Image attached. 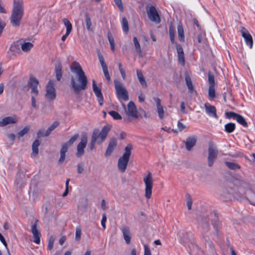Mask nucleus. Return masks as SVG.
I'll return each mask as SVG.
<instances>
[{"instance_id":"nucleus-17","label":"nucleus","mask_w":255,"mask_h":255,"mask_svg":"<svg viewBox=\"0 0 255 255\" xmlns=\"http://www.w3.org/2000/svg\"><path fill=\"white\" fill-rule=\"evenodd\" d=\"M31 232L34 238V242L37 244H39L40 243L41 234L37 228L36 223H35L32 226Z\"/></svg>"},{"instance_id":"nucleus-32","label":"nucleus","mask_w":255,"mask_h":255,"mask_svg":"<svg viewBox=\"0 0 255 255\" xmlns=\"http://www.w3.org/2000/svg\"><path fill=\"white\" fill-rule=\"evenodd\" d=\"M225 164L231 170H237L241 168L240 165L236 162L225 161Z\"/></svg>"},{"instance_id":"nucleus-58","label":"nucleus","mask_w":255,"mask_h":255,"mask_svg":"<svg viewBox=\"0 0 255 255\" xmlns=\"http://www.w3.org/2000/svg\"><path fill=\"white\" fill-rule=\"evenodd\" d=\"M144 255H151L150 250L147 245H144Z\"/></svg>"},{"instance_id":"nucleus-11","label":"nucleus","mask_w":255,"mask_h":255,"mask_svg":"<svg viewBox=\"0 0 255 255\" xmlns=\"http://www.w3.org/2000/svg\"><path fill=\"white\" fill-rule=\"evenodd\" d=\"M147 13L149 19L155 23L160 22L161 19L158 12L154 6H150L147 9Z\"/></svg>"},{"instance_id":"nucleus-60","label":"nucleus","mask_w":255,"mask_h":255,"mask_svg":"<svg viewBox=\"0 0 255 255\" xmlns=\"http://www.w3.org/2000/svg\"><path fill=\"white\" fill-rule=\"evenodd\" d=\"M106 221H107L106 216L105 215H103V217H102V221H101V225L104 229H105L106 228Z\"/></svg>"},{"instance_id":"nucleus-53","label":"nucleus","mask_w":255,"mask_h":255,"mask_svg":"<svg viewBox=\"0 0 255 255\" xmlns=\"http://www.w3.org/2000/svg\"><path fill=\"white\" fill-rule=\"evenodd\" d=\"M169 36L171 42L173 43L174 42V31L171 26L169 27Z\"/></svg>"},{"instance_id":"nucleus-4","label":"nucleus","mask_w":255,"mask_h":255,"mask_svg":"<svg viewBox=\"0 0 255 255\" xmlns=\"http://www.w3.org/2000/svg\"><path fill=\"white\" fill-rule=\"evenodd\" d=\"M123 107L127 116V117L124 118V121L125 122L129 123L131 121L132 119H137L138 118L136 107L132 101H130L128 103L127 108L126 107V105L124 104H123Z\"/></svg>"},{"instance_id":"nucleus-30","label":"nucleus","mask_w":255,"mask_h":255,"mask_svg":"<svg viewBox=\"0 0 255 255\" xmlns=\"http://www.w3.org/2000/svg\"><path fill=\"white\" fill-rule=\"evenodd\" d=\"M200 224L204 233H206L209 231V220L208 218L203 219L201 222Z\"/></svg>"},{"instance_id":"nucleus-9","label":"nucleus","mask_w":255,"mask_h":255,"mask_svg":"<svg viewBox=\"0 0 255 255\" xmlns=\"http://www.w3.org/2000/svg\"><path fill=\"white\" fill-rule=\"evenodd\" d=\"M143 181L145 185V196L149 199L151 196L153 186V179L150 172H148L147 176L143 178Z\"/></svg>"},{"instance_id":"nucleus-18","label":"nucleus","mask_w":255,"mask_h":255,"mask_svg":"<svg viewBox=\"0 0 255 255\" xmlns=\"http://www.w3.org/2000/svg\"><path fill=\"white\" fill-rule=\"evenodd\" d=\"M117 145V141L116 138H112L110 140L109 145L105 152V156H109L111 155L114 149Z\"/></svg>"},{"instance_id":"nucleus-27","label":"nucleus","mask_w":255,"mask_h":255,"mask_svg":"<svg viewBox=\"0 0 255 255\" xmlns=\"http://www.w3.org/2000/svg\"><path fill=\"white\" fill-rule=\"evenodd\" d=\"M179 237L180 238V241L182 244L186 245L188 243L189 239L187 233L184 231L180 232Z\"/></svg>"},{"instance_id":"nucleus-61","label":"nucleus","mask_w":255,"mask_h":255,"mask_svg":"<svg viewBox=\"0 0 255 255\" xmlns=\"http://www.w3.org/2000/svg\"><path fill=\"white\" fill-rule=\"evenodd\" d=\"M5 26V22L0 18V36L1 35L3 28Z\"/></svg>"},{"instance_id":"nucleus-48","label":"nucleus","mask_w":255,"mask_h":255,"mask_svg":"<svg viewBox=\"0 0 255 255\" xmlns=\"http://www.w3.org/2000/svg\"><path fill=\"white\" fill-rule=\"evenodd\" d=\"M203 238L205 240V245L207 246H208L209 248L214 251V245H213V244L212 242H211L210 240H209V239L205 236H203Z\"/></svg>"},{"instance_id":"nucleus-16","label":"nucleus","mask_w":255,"mask_h":255,"mask_svg":"<svg viewBox=\"0 0 255 255\" xmlns=\"http://www.w3.org/2000/svg\"><path fill=\"white\" fill-rule=\"evenodd\" d=\"M121 231L126 243L128 245L130 243L131 236L129 228L128 226H124L121 228Z\"/></svg>"},{"instance_id":"nucleus-44","label":"nucleus","mask_w":255,"mask_h":255,"mask_svg":"<svg viewBox=\"0 0 255 255\" xmlns=\"http://www.w3.org/2000/svg\"><path fill=\"white\" fill-rule=\"evenodd\" d=\"M78 137L79 134L78 133L75 134L67 142L64 143V144H66L67 148H68L69 146L72 145L73 143L77 139Z\"/></svg>"},{"instance_id":"nucleus-45","label":"nucleus","mask_w":255,"mask_h":255,"mask_svg":"<svg viewBox=\"0 0 255 255\" xmlns=\"http://www.w3.org/2000/svg\"><path fill=\"white\" fill-rule=\"evenodd\" d=\"M29 128H30L29 127L26 126L22 129L20 130L17 133V137H18V138H20V137L23 136L24 134L27 133L28 132V131L29 130Z\"/></svg>"},{"instance_id":"nucleus-56","label":"nucleus","mask_w":255,"mask_h":255,"mask_svg":"<svg viewBox=\"0 0 255 255\" xmlns=\"http://www.w3.org/2000/svg\"><path fill=\"white\" fill-rule=\"evenodd\" d=\"M46 131H45L43 129H40L38 130L37 133V136L38 138H40L43 136H48V135H46Z\"/></svg>"},{"instance_id":"nucleus-8","label":"nucleus","mask_w":255,"mask_h":255,"mask_svg":"<svg viewBox=\"0 0 255 255\" xmlns=\"http://www.w3.org/2000/svg\"><path fill=\"white\" fill-rule=\"evenodd\" d=\"M114 85L119 99L124 101H128V92L123 84L118 81H114Z\"/></svg>"},{"instance_id":"nucleus-41","label":"nucleus","mask_w":255,"mask_h":255,"mask_svg":"<svg viewBox=\"0 0 255 255\" xmlns=\"http://www.w3.org/2000/svg\"><path fill=\"white\" fill-rule=\"evenodd\" d=\"M208 95L209 98L213 99L216 97L215 86H209Z\"/></svg>"},{"instance_id":"nucleus-35","label":"nucleus","mask_w":255,"mask_h":255,"mask_svg":"<svg viewBox=\"0 0 255 255\" xmlns=\"http://www.w3.org/2000/svg\"><path fill=\"white\" fill-rule=\"evenodd\" d=\"M177 31H178V38L180 41H184V29L183 26L181 24H179L177 26Z\"/></svg>"},{"instance_id":"nucleus-7","label":"nucleus","mask_w":255,"mask_h":255,"mask_svg":"<svg viewBox=\"0 0 255 255\" xmlns=\"http://www.w3.org/2000/svg\"><path fill=\"white\" fill-rule=\"evenodd\" d=\"M110 129L111 127L109 126L104 127L100 132H99L98 129H95L93 132L92 137L95 136L97 143L101 144L106 139Z\"/></svg>"},{"instance_id":"nucleus-49","label":"nucleus","mask_w":255,"mask_h":255,"mask_svg":"<svg viewBox=\"0 0 255 255\" xmlns=\"http://www.w3.org/2000/svg\"><path fill=\"white\" fill-rule=\"evenodd\" d=\"M110 115L115 120H121L122 119V116L117 112L112 111L109 112Z\"/></svg>"},{"instance_id":"nucleus-37","label":"nucleus","mask_w":255,"mask_h":255,"mask_svg":"<svg viewBox=\"0 0 255 255\" xmlns=\"http://www.w3.org/2000/svg\"><path fill=\"white\" fill-rule=\"evenodd\" d=\"M62 21L66 27V32L68 33H71L72 29V25L71 22L67 18H63Z\"/></svg>"},{"instance_id":"nucleus-39","label":"nucleus","mask_w":255,"mask_h":255,"mask_svg":"<svg viewBox=\"0 0 255 255\" xmlns=\"http://www.w3.org/2000/svg\"><path fill=\"white\" fill-rule=\"evenodd\" d=\"M59 122L55 121L46 130V135H49L51 131L59 126Z\"/></svg>"},{"instance_id":"nucleus-19","label":"nucleus","mask_w":255,"mask_h":255,"mask_svg":"<svg viewBox=\"0 0 255 255\" xmlns=\"http://www.w3.org/2000/svg\"><path fill=\"white\" fill-rule=\"evenodd\" d=\"M176 50L178 54V62L182 66H184L185 62L184 58V53L182 46L179 44H177Z\"/></svg>"},{"instance_id":"nucleus-33","label":"nucleus","mask_w":255,"mask_h":255,"mask_svg":"<svg viewBox=\"0 0 255 255\" xmlns=\"http://www.w3.org/2000/svg\"><path fill=\"white\" fill-rule=\"evenodd\" d=\"M133 42L136 52L138 53L140 56H141V48L140 47V43L136 37H133Z\"/></svg>"},{"instance_id":"nucleus-62","label":"nucleus","mask_w":255,"mask_h":255,"mask_svg":"<svg viewBox=\"0 0 255 255\" xmlns=\"http://www.w3.org/2000/svg\"><path fill=\"white\" fill-rule=\"evenodd\" d=\"M51 205L50 204H45L43 206V208H44V213L45 214H47L49 210L51 208Z\"/></svg>"},{"instance_id":"nucleus-54","label":"nucleus","mask_w":255,"mask_h":255,"mask_svg":"<svg viewBox=\"0 0 255 255\" xmlns=\"http://www.w3.org/2000/svg\"><path fill=\"white\" fill-rule=\"evenodd\" d=\"M238 114L235 113L233 112H227L226 113V117L228 119L234 118L236 119Z\"/></svg>"},{"instance_id":"nucleus-2","label":"nucleus","mask_w":255,"mask_h":255,"mask_svg":"<svg viewBox=\"0 0 255 255\" xmlns=\"http://www.w3.org/2000/svg\"><path fill=\"white\" fill-rule=\"evenodd\" d=\"M24 13L22 0H13V8L10 18V23L14 27L19 26Z\"/></svg>"},{"instance_id":"nucleus-40","label":"nucleus","mask_w":255,"mask_h":255,"mask_svg":"<svg viewBox=\"0 0 255 255\" xmlns=\"http://www.w3.org/2000/svg\"><path fill=\"white\" fill-rule=\"evenodd\" d=\"M122 28L126 33H127L129 31L128 21L126 17H123L122 18Z\"/></svg>"},{"instance_id":"nucleus-43","label":"nucleus","mask_w":255,"mask_h":255,"mask_svg":"<svg viewBox=\"0 0 255 255\" xmlns=\"http://www.w3.org/2000/svg\"><path fill=\"white\" fill-rule=\"evenodd\" d=\"M85 21H86V27L87 29L89 31H92V29L91 28L92 26V22L89 16L87 13L85 14Z\"/></svg>"},{"instance_id":"nucleus-28","label":"nucleus","mask_w":255,"mask_h":255,"mask_svg":"<svg viewBox=\"0 0 255 255\" xmlns=\"http://www.w3.org/2000/svg\"><path fill=\"white\" fill-rule=\"evenodd\" d=\"M185 82L187 87L190 92V93H192L194 92V86L192 84V80L190 76L188 74L185 75Z\"/></svg>"},{"instance_id":"nucleus-31","label":"nucleus","mask_w":255,"mask_h":255,"mask_svg":"<svg viewBox=\"0 0 255 255\" xmlns=\"http://www.w3.org/2000/svg\"><path fill=\"white\" fill-rule=\"evenodd\" d=\"M40 145V141L38 139L34 141L32 145V155L36 156L38 154V146Z\"/></svg>"},{"instance_id":"nucleus-64","label":"nucleus","mask_w":255,"mask_h":255,"mask_svg":"<svg viewBox=\"0 0 255 255\" xmlns=\"http://www.w3.org/2000/svg\"><path fill=\"white\" fill-rule=\"evenodd\" d=\"M53 245H54V240L52 239H50L48 242V249L49 250H51L53 247Z\"/></svg>"},{"instance_id":"nucleus-29","label":"nucleus","mask_w":255,"mask_h":255,"mask_svg":"<svg viewBox=\"0 0 255 255\" xmlns=\"http://www.w3.org/2000/svg\"><path fill=\"white\" fill-rule=\"evenodd\" d=\"M24 175L22 174H18L16 175V179L15 181V184L19 187L21 188L25 182L24 181Z\"/></svg>"},{"instance_id":"nucleus-10","label":"nucleus","mask_w":255,"mask_h":255,"mask_svg":"<svg viewBox=\"0 0 255 255\" xmlns=\"http://www.w3.org/2000/svg\"><path fill=\"white\" fill-rule=\"evenodd\" d=\"M88 141L87 135L86 134H84L82 135L80 142L78 144L77 147L76 156L78 157L82 156L84 153L87 143Z\"/></svg>"},{"instance_id":"nucleus-47","label":"nucleus","mask_w":255,"mask_h":255,"mask_svg":"<svg viewBox=\"0 0 255 255\" xmlns=\"http://www.w3.org/2000/svg\"><path fill=\"white\" fill-rule=\"evenodd\" d=\"M208 79L209 83V86L215 85L214 76L211 72H209L208 74Z\"/></svg>"},{"instance_id":"nucleus-25","label":"nucleus","mask_w":255,"mask_h":255,"mask_svg":"<svg viewBox=\"0 0 255 255\" xmlns=\"http://www.w3.org/2000/svg\"><path fill=\"white\" fill-rule=\"evenodd\" d=\"M136 74L137 77L138 79V81L140 84V85L143 87V88H146L147 85L146 82L145 80V78L143 76V75L142 73V71L139 69L136 70Z\"/></svg>"},{"instance_id":"nucleus-14","label":"nucleus","mask_w":255,"mask_h":255,"mask_svg":"<svg viewBox=\"0 0 255 255\" xmlns=\"http://www.w3.org/2000/svg\"><path fill=\"white\" fill-rule=\"evenodd\" d=\"M92 86L93 91L98 98L100 105L102 106L104 102L103 96L101 89L97 87L96 82L94 80L92 81Z\"/></svg>"},{"instance_id":"nucleus-57","label":"nucleus","mask_w":255,"mask_h":255,"mask_svg":"<svg viewBox=\"0 0 255 255\" xmlns=\"http://www.w3.org/2000/svg\"><path fill=\"white\" fill-rule=\"evenodd\" d=\"M114 1L120 10L123 11L124 7L122 0H114Z\"/></svg>"},{"instance_id":"nucleus-15","label":"nucleus","mask_w":255,"mask_h":255,"mask_svg":"<svg viewBox=\"0 0 255 255\" xmlns=\"http://www.w3.org/2000/svg\"><path fill=\"white\" fill-rule=\"evenodd\" d=\"M8 56L12 58V56H16L17 54L20 53V45L17 43H13L10 47L9 51L7 52Z\"/></svg>"},{"instance_id":"nucleus-59","label":"nucleus","mask_w":255,"mask_h":255,"mask_svg":"<svg viewBox=\"0 0 255 255\" xmlns=\"http://www.w3.org/2000/svg\"><path fill=\"white\" fill-rule=\"evenodd\" d=\"M0 241L1 242V243L3 244V245L4 246L5 248L7 249L8 254H9V252L8 251V249L7 248V243L4 238V237L2 236V235L0 233Z\"/></svg>"},{"instance_id":"nucleus-26","label":"nucleus","mask_w":255,"mask_h":255,"mask_svg":"<svg viewBox=\"0 0 255 255\" xmlns=\"http://www.w3.org/2000/svg\"><path fill=\"white\" fill-rule=\"evenodd\" d=\"M62 67L60 62H58L57 64H56L55 67V72L57 81H60L62 78Z\"/></svg>"},{"instance_id":"nucleus-3","label":"nucleus","mask_w":255,"mask_h":255,"mask_svg":"<svg viewBox=\"0 0 255 255\" xmlns=\"http://www.w3.org/2000/svg\"><path fill=\"white\" fill-rule=\"evenodd\" d=\"M133 149V145L131 143H128L125 148V152L123 155L120 157L118 160V167L120 172L124 173L125 172L128 164L129 160V158L131 154V151Z\"/></svg>"},{"instance_id":"nucleus-1","label":"nucleus","mask_w":255,"mask_h":255,"mask_svg":"<svg viewBox=\"0 0 255 255\" xmlns=\"http://www.w3.org/2000/svg\"><path fill=\"white\" fill-rule=\"evenodd\" d=\"M70 69L72 73L76 74L75 76L71 77V87L75 94H79L82 91L87 88V77L81 65L76 61L72 63Z\"/></svg>"},{"instance_id":"nucleus-12","label":"nucleus","mask_w":255,"mask_h":255,"mask_svg":"<svg viewBox=\"0 0 255 255\" xmlns=\"http://www.w3.org/2000/svg\"><path fill=\"white\" fill-rule=\"evenodd\" d=\"M46 91L45 97L46 99L49 100H53L56 98V95L54 84L51 80L48 82Z\"/></svg>"},{"instance_id":"nucleus-21","label":"nucleus","mask_w":255,"mask_h":255,"mask_svg":"<svg viewBox=\"0 0 255 255\" xmlns=\"http://www.w3.org/2000/svg\"><path fill=\"white\" fill-rule=\"evenodd\" d=\"M154 101L156 102L157 113L160 119H162L164 116V111L162 106L161 105V100L158 98H154Z\"/></svg>"},{"instance_id":"nucleus-50","label":"nucleus","mask_w":255,"mask_h":255,"mask_svg":"<svg viewBox=\"0 0 255 255\" xmlns=\"http://www.w3.org/2000/svg\"><path fill=\"white\" fill-rule=\"evenodd\" d=\"M108 38L111 47V49L114 51L115 50V42H114V39L113 37H112L111 34L110 33H109L108 34Z\"/></svg>"},{"instance_id":"nucleus-13","label":"nucleus","mask_w":255,"mask_h":255,"mask_svg":"<svg viewBox=\"0 0 255 255\" xmlns=\"http://www.w3.org/2000/svg\"><path fill=\"white\" fill-rule=\"evenodd\" d=\"M241 32L242 36L244 38L246 44L249 45L250 48H252L253 41L252 35L250 34L248 30L244 27H242Z\"/></svg>"},{"instance_id":"nucleus-46","label":"nucleus","mask_w":255,"mask_h":255,"mask_svg":"<svg viewBox=\"0 0 255 255\" xmlns=\"http://www.w3.org/2000/svg\"><path fill=\"white\" fill-rule=\"evenodd\" d=\"M81 227L78 226L76 228L75 240L76 241H79L81 239Z\"/></svg>"},{"instance_id":"nucleus-55","label":"nucleus","mask_w":255,"mask_h":255,"mask_svg":"<svg viewBox=\"0 0 255 255\" xmlns=\"http://www.w3.org/2000/svg\"><path fill=\"white\" fill-rule=\"evenodd\" d=\"M96 142H97V141H96L95 136L92 137L91 140V142H90V149L91 150H92L94 149Z\"/></svg>"},{"instance_id":"nucleus-20","label":"nucleus","mask_w":255,"mask_h":255,"mask_svg":"<svg viewBox=\"0 0 255 255\" xmlns=\"http://www.w3.org/2000/svg\"><path fill=\"white\" fill-rule=\"evenodd\" d=\"M196 141L197 137L196 136L193 135L188 137L185 142L186 149L188 151L191 150L192 148L196 144Z\"/></svg>"},{"instance_id":"nucleus-24","label":"nucleus","mask_w":255,"mask_h":255,"mask_svg":"<svg viewBox=\"0 0 255 255\" xmlns=\"http://www.w3.org/2000/svg\"><path fill=\"white\" fill-rule=\"evenodd\" d=\"M68 149V148H67V144H63L60 151V157L58 160V163L59 164H62L64 161L66 157V153L67 152Z\"/></svg>"},{"instance_id":"nucleus-23","label":"nucleus","mask_w":255,"mask_h":255,"mask_svg":"<svg viewBox=\"0 0 255 255\" xmlns=\"http://www.w3.org/2000/svg\"><path fill=\"white\" fill-rule=\"evenodd\" d=\"M205 110L206 113L210 116L217 118L216 109L215 107L209 104H205Z\"/></svg>"},{"instance_id":"nucleus-6","label":"nucleus","mask_w":255,"mask_h":255,"mask_svg":"<svg viewBox=\"0 0 255 255\" xmlns=\"http://www.w3.org/2000/svg\"><path fill=\"white\" fill-rule=\"evenodd\" d=\"M39 84L38 81L34 77H30L28 85L31 89V106L33 108H37L36 104L35 97L38 95V90L37 89V86Z\"/></svg>"},{"instance_id":"nucleus-34","label":"nucleus","mask_w":255,"mask_h":255,"mask_svg":"<svg viewBox=\"0 0 255 255\" xmlns=\"http://www.w3.org/2000/svg\"><path fill=\"white\" fill-rule=\"evenodd\" d=\"M33 47V44L29 42H24L21 45V48L24 52H27Z\"/></svg>"},{"instance_id":"nucleus-22","label":"nucleus","mask_w":255,"mask_h":255,"mask_svg":"<svg viewBox=\"0 0 255 255\" xmlns=\"http://www.w3.org/2000/svg\"><path fill=\"white\" fill-rule=\"evenodd\" d=\"M17 122V119L15 117H7L0 121V127H4L7 125L15 124Z\"/></svg>"},{"instance_id":"nucleus-52","label":"nucleus","mask_w":255,"mask_h":255,"mask_svg":"<svg viewBox=\"0 0 255 255\" xmlns=\"http://www.w3.org/2000/svg\"><path fill=\"white\" fill-rule=\"evenodd\" d=\"M192 200L189 194H187V206L189 210L191 209Z\"/></svg>"},{"instance_id":"nucleus-42","label":"nucleus","mask_w":255,"mask_h":255,"mask_svg":"<svg viewBox=\"0 0 255 255\" xmlns=\"http://www.w3.org/2000/svg\"><path fill=\"white\" fill-rule=\"evenodd\" d=\"M97 53H98V58H99L100 63V64L101 65V66H102V68H104L105 67H107V64H106L105 61L104 57L103 56V55L101 53L100 51L99 50H98L97 51Z\"/></svg>"},{"instance_id":"nucleus-5","label":"nucleus","mask_w":255,"mask_h":255,"mask_svg":"<svg viewBox=\"0 0 255 255\" xmlns=\"http://www.w3.org/2000/svg\"><path fill=\"white\" fill-rule=\"evenodd\" d=\"M208 152V165L209 167H211L217 159L218 155V150L217 145L212 141L209 142Z\"/></svg>"},{"instance_id":"nucleus-38","label":"nucleus","mask_w":255,"mask_h":255,"mask_svg":"<svg viewBox=\"0 0 255 255\" xmlns=\"http://www.w3.org/2000/svg\"><path fill=\"white\" fill-rule=\"evenodd\" d=\"M236 125L235 124L230 123L225 126V131L228 133L232 132L235 129Z\"/></svg>"},{"instance_id":"nucleus-63","label":"nucleus","mask_w":255,"mask_h":255,"mask_svg":"<svg viewBox=\"0 0 255 255\" xmlns=\"http://www.w3.org/2000/svg\"><path fill=\"white\" fill-rule=\"evenodd\" d=\"M84 170V165L83 164H79L78 165L77 172L79 173H82Z\"/></svg>"},{"instance_id":"nucleus-36","label":"nucleus","mask_w":255,"mask_h":255,"mask_svg":"<svg viewBox=\"0 0 255 255\" xmlns=\"http://www.w3.org/2000/svg\"><path fill=\"white\" fill-rule=\"evenodd\" d=\"M235 119L240 125H242L243 127L246 128L248 127V124L246 121L245 118L242 116L238 114Z\"/></svg>"},{"instance_id":"nucleus-51","label":"nucleus","mask_w":255,"mask_h":255,"mask_svg":"<svg viewBox=\"0 0 255 255\" xmlns=\"http://www.w3.org/2000/svg\"><path fill=\"white\" fill-rule=\"evenodd\" d=\"M102 69H103V71L104 74L105 78H106L107 81L109 82H110L111 81V77H110L109 73L108 67H105L104 68H103Z\"/></svg>"}]
</instances>
